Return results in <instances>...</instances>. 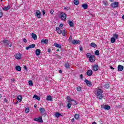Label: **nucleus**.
I'll use <instances>...</instances> for the list:
<instances>
[{
  "label": "nucleus",
  "mask_w": 124,
  "mask_h": 124,
  "mask_svg": "<svg viewBox=\"0 0 124 124\" xmlns=\"http://www.w3.org/2000/svg\"><path fill=\"white\" fill-rule=\"evenodd\" d=\"M95 93H96V96H97L99 99H102V98H103V95L102 94L103 91H102V90L98 88L95 91Z\"/></svg>",
  "instance_id": "nucleus-1"
},
{
  "label": "nucleus",
  "mask_w": 124,
  "mask_h": 124,
  "mask_svg": "<svg viewBox=\"0 0 124 124\" xmlns=\"http://www.w3.org/2000/svg\"><path fill=\"white\" fill-rule=\"evenodd\" d=\"M60 18L62 21H66V14L64 12H61L60 14Z\"/></svg>",
  "instance_id": "nucleus-2"
},
{
  "label": "nucleus",
  "mask_w": 124,
  "mask_h": 124,
  "mask_svg": "<svg viewBox=\"0 0 124 124\" xmlns=\"http://www.w3.org/2000/svg\"><path fill=\"white\" fill-rule=\"evenodd\" d=\"M112 8H117L119 6V2H113L110 4Z\"/></svg>",
  "instance_id": "nucleus-3"
},
{
  "label": "nucleus",
  "mask_w": 124,
  "mask_h": 124,
  "mask_svg": "<svg viewBox=\"0 0 124 124\" xmlns=\"http://www.w3.org/2000/svg\"><path fill=\"white\" fill-rule=\"evenodd\" d=\"M35 16L37 17V18L40 19V18H41V12H40V11L38 10H36V13H35Z\"/></svg>",
  "instance_id": "nucleus-4"
},
{
  "label": "nucleus",
  "mask_w": 124,
  "mask_h": 124,
  "mask_svg": "<svg viewBox=\"0 0 124 124\" xmlns=\"http://www.w3.org/2000/svg\"><path fill=\"white\" fill-rule=\"evenodd\" d=\"M35 122H39V123H43V120H42V117H40L34 119Z\"/></svg>",
  "instance_id": "nucleus-5"
},
{
  "label": "nucleus",
  "mask_w": 124,
  "mask_h": 124,
  "mask_svg": "<svg viewBox=\"0 0 124 124\" xmlns=\"http://www.w3.org/2000/svg\"><path fill=\"white\" fill-rule=\"evenodd\" d=\"M39 110L42 115H44L45 114V112H46L45 108H40Z\"/></svg>",
  "instance_id": "nucleus-6"
},
{
  "label": "nucleus",
  "mask_w": 124,
  "mask_h": 124,
  "mask_svg": "<svg viewBox=\"0 0 124 124\" xmlns=\"http://www.w3.org/2000/svg\"><path fill=\"white\" fill-rule=\"evenodd\" d=\"M81 43V42L79 40H73L72 42V44H74V45H76V44H80Z\"/></svg>",
  "instance_id": "nucleus-7"
},
{
  "label": "nucleus",
  "mask_w": 124,
  "mask_h": 124,
  "mask_svg": "<svg viewBox=\"0 0 124 124\" xmlns=\"http://www.w3.org/2000/svg\"><path fill=\"white\" fill-rule=\"evenodd\" d=\"M34 47H35V45H34V44H32L31 45H29L28 46L26 47V49L27 50H28L31 48H34Z\"/></svg>",
  "instance_id": "nucleus-8"
},
{
  "label": "nucleus",
  "mask_w": 124,
  "mask_h": 124,
  "mask_svg": "<svg viewBox=\"0 0 124 124\" xmlns=\"http://www.w3.org/2000/svg\"><path fill=\"white\" fill-rule=\"evenodd\" d=\"M15 58H16V60H21V59L22 58V55L20 53H16V54Z\"/></svg>",
  "instance_id": "nucleus-9"
},
{
  "label": "nucleus",
  "mask_w": 124,
  "mask_h": 124,
  "mask_svg": "<svg viewBox=\"0 0 124 124\" xmlns=\"http://www.w3.org/2000/svg\"><path fill=\"white\" fill-rule=\"evenodd\" d=\"M84 82L85 83H86L88 87H92V82L91 81H89L87 79H85Z\"/></svg>",
  "instance_id": "nucleus-10"
},
{
  "label": "nucleus",
  "mask_w": 124,
  "mask_h": 124,
  "mask_svg": "<svg viewBox=\"0 0 124 124\" xmlns=\"http://www.w3.org/2000/svg\"><path fill=\"white\" fill-rule=\"evenodd\" d=\"M89 61L91 62H94V61H95V57L93 55H92L90 58H89Z\"/></svg>",
  "instance_id": "nucleus-11"
},
{
  "label": "nucleus",
  "mask_w": 124,
  "mask_h": 124,
  "mask_svg": "<svg viewBox=\"0 0 124 124\" xmlns=\"http://www.w3.org/2000/svg\"><path fill=\"white\" fill-rule=\"evenodd\" d=\"M118 71H123L124 70V66L122 65H119L118 66Z\"/></svg>",
  "instance_id": "nucleus-12"
},
{
  "label": "nucleus",
  "mask_w": 124,
  "mask_h": 124,
  "mask_svg": "<svg viewBox=\"0 0 124 124\" xmlns=\"http://www.w3.org/2000/svg\"><path fill=\"white\" fill-rule=\"evenodd\" d=\"M87 75L88 76H92L93 75V71L92 70H89L87 71Z\"/></svg>",
  "instance_id": "nucleus-13"
},
{
  "label": "nucleus",
  "mask_w": 124,
  "mask_h": 124,
  "mask_svg": "<svg viewBox=\"0 0 124 124\" xmlns=\"http://www.w3.org/2000/svg\"><path fill=\"white\" fill-rule=\"evenodd\" d=\"M48 42V40L47 39H42L41 41V43H42V44H47Z\"/></svg>",
  "instance_id": "nucleus-14"
},
{
  "label": "nucleus",
  "mask_w": 124,
  "mask_h": 124,
  "mask_svg": "<svg viewBox=\"0 0 124 124\" xmlns=\"http://www.w3.org/2000/svg\"><path fill=\"white\" fill-rule=\"evenodd\" d=\"M93 71H97V70H98V65H95L93 66Z\"/></svg>",
  "instance_id": "nucleus-15"
},
{
  "label": "nucleus",
  "mask_w": 124,
  "mask_h": 124,
  "mask_svg": "<svg viewBox=\"0 0 124 124\" xmlns=\"http://www.w3.org/2000/svg\"><path fill=\"white\" fill-rule=\"evenodd\" d=\"M56 31L59 34H61V33H62V30L60 29V27H56Z\"/></svg>",
  "instance_id": "nucleus-16"
},
{
  "label": "nucleus",
  "mask_w": 124,
  "mask_h": 124,
  "mask_svg": "<svg viewBox=\"0 0 124 124\" xmlns=\"http://www.w3.org/2000/svg\"><path fill=\"white\" fill-rule=\"evenodd\" d=\"M41 53V51L39 49H37L35 50V54L36 56H39Z\"/></svg>",
  "instance_id": "nucleus-17"
},
{
  "label": "nucleus",
  "mask_w": 124,
  "mask_h": 124,
  "mask_svg": "<svg viewBox=\"0 0 124 124\" xmlns=\"http://www.w3.org/2000/svg\"><path fill=\"white\" fill-rule=\"evenodd\" d=\"M31 36L32 38H33V39H34V40H36V39H37V36H36V34L32 33Z\"/></svg>",
  "instance_id": "nucleus-18"
},
{
  "label": "nucleus",
  "mask_w": 124,
  "mask_h": 124,
  "mask_svg": "<svg viewBox=\"0 0 124 124\" xmlns=\"http://www.w3.org/2000/svg\"><path fill=\"white\" fill-rule=\"evenodd\" d=\"M90 46H91V47H93V48H97V45H96L94 43H91L90 44Z\"/></svg>",
  "instance_id": "nucleus-19"
},
{
  "label": "nucleus",
  "mask_w": 124,
  "mask_h": 124,
  "mask_svg": "<svg viewBox=\"0 0 124 124\" xmlns=\"http://www.w3.org/2000/svg\"><path fill=\"white\" fill-rule=\"evenodd\" d=\"M54 45V46H55V47H57V48H59L60 49L62 48V45L58 44L57 43H55Z\"/></svg>",
  "instance_id": "nucleus-20"
},
{
  "label": "nucleus",
  "mask_w": 124,
  "mask_h": 124,
  "mask_svg": "<svg viewBox=\"0 0 124 124\" xmlns=\"http://www.w3.org/2000/svg\"><path fill=\"white\" fill-rule=\"evenodd\" d=\"M62 116V114L60 113L59 112H56L55 114V117H56V118H60V117Z\"/></svg>",
  "instance_id": "nucleus-21"
},
{
  "label": "nucleus",
  "mask_w": 124,
  "mask_h": 124,
  "mask_svg": "<svg viewBox=\"0 0 124 124\" xmlns=\"http://www.w3.org/2000/svg\"><path fill=\"white\" fill-rule=\"evenodd\" d=\"M71 104H73V105H77L78 103L75 100L72 99V100L70 102Z\"/></svg>",
  "instance_id": "nucleus-22"
},
{
  "label": "nucleus",
  "mask_w": 124,
  "mask_h": 124,
  "mask_svg": "<svg viewBox=\"0 0 124 124\" xmlns=\"http://www.w3.org/2000/svg\"><path fill=\"white\" fill-rule=\"evenodd\" d=\"M3 10L4 11H7V10L10 9V6L8 5L5 7L2 8Z\"/></svg>",
  "instance_id": "nucleus-23"
},
{
  "label": "nucleus",
  "mask_w": 124,
  "mask_h": 124,
  "mask_svg": "<svg viewBox=\"0 0 124 124\" xmlns=\"http://www.w3.org/2000/svg\"><path fill=\"white\" fill-rule=\"evenodd\" d=\"M17 99L19 101V102H21V101H22V99H23V97H22V95H19L17 96Z\"/></svg>",
  "instance_id": "nucleus-24"
},
{
  "label": "nucleus",
  "mask_w": 124,
  "mask_h": 124,
  "mask_svg": "<svg viewBox=\"0 0 124 124\" xmlns=\"http://www.w3.org/2000/svg\"><path fill=\"white\" fill-rule=\"evenodd\" d=\"M68 23L70 27H74V23H73V22H72V21L69 20Z\"/></svg>",
  "instance_id": "nucleus-25"
},
{
  "label": "nucleus",
  "mask_w": 124,
  "mask_h": 124,
  "mask_svg": "<svg viewBox=\"0 0 124 124\" xmlns=\"http://www.w3.org/2000/svg\"><path fill=\"white\" fill-rule=\"evenodd\" d=\"M46 100L47 101H52L53 100V98H52L51 96H47Z\"/></svg>",
  "instance_id": "nucleus-26"
},
{
  "label": "nucleus",
  "mask_w": 124,
  "mask_h": 124,
  "mask_svg": "<svg viewBox=\"0 0 124 124\" xmlns=\"http://www.w3.org/2000/svg\"><path fill=\"white\" fill-rule=\"evenodd\" d=\"M81 7H82L83 9H87L88 5L87 4H83L81 5Z\"/></svg>",
  "instance_id": "nucleus-27"
},
{
  "label": "nucleus",
  "mask_w": 124,
  "mask_h": 124,
  "mask_svg": "<svg viewBox=\"0 0 124 124\" xmlns=\"http://www.w3.org/2000/svg\"><path fill=\"white\" fill-rule=\"evenodd\" d=\"M33 98H35V99H37V100H40V97L36 94L34 95Z\"/></svg>",
  "instance_id": "nucleus-28"
},
{
  "label": "nucleus",
  "mask_w": 124,
  "mask_h": 124,
  "mask_svg": "<svg viewBox=\"0 0 124 124\" xmlns=\"http://www.w3.org/2000/svg\"><path fill=\"white\" fill-rule=\"evenodd\" d=\"M67 108L68 109H70V108H71V103H70V102H68Z\"/></svg>",
  "instance_id": "nucleus-29"
},
{
  "label": "nucleus",
  "mask_w": 124,
  "mask_h": 124,
  "mask_svg": "<svg viewBox=\"0 0 124 124\" xmlns=\"http://www.w3.org/2000/svg\"><path fill=\"white\" fill-rule=\"evenodd\" d=\"M16 70H17V71H21V67L20 66H16Z\"/></svg>",
  "instance_id": "nucleus-30"
},
{
  "label": "nucleus",
  "mask_w": 124,
  "mask_h": 124,
  "mask_svg": "<svg viewBox=\"0 0 124 124\" xmlns=\"http://www.w3.org/2000/svg\"><path fill=\"white\" fill-rule=\"evenodd\" d=\"M74 3L75 5H78L79 4V0H74Z\"/></svg>",
  "instance_id": "nucleus-31"
},
{
  "label": "nucleus",
  "mask_w": 124,
  "mask_h": 124,
  "mask_svg": "<svg viewBox=\"0 0 124 124\" xmlns=\"http://www.w3.org/2000/svg\"><path fill=\"white\" fill-rule=\"evenodd\" d=\"M110 42L111 43H115V42H116V39H115L113 37H112L110 39Z\"/></svg>",
  "instance_id": "nucleus-32"
},
{
  "label": "nucleus",
  "mask_w": 124,
  "mask_h": 124,
  "mask_svg": "<svg viewBox=\"0 0 124 124\" xmlns=\"http://www.w3.org/2000/svg\"><path fill=\"white\" fill-rule=\"evenodd\" d=\"M110 106L107 105H106L105 107V110H109Z\"/></svg>",
  "instance_id": "nucleus-33"
},
{
  "label": "nucleus",
  "mask_w": 124,
  "mask_h": 124,
  "mask_svg": "<svg viewBox=\"0 0 124 124\" xmlns=\"http://www.w3.org/2000/svg\"><path fill=\"white\" fill-rule=\"evenodd\" d=\"M75 118L76 119V120H78L79 119V114H76L74 115Z\"/></svg>",
  "instance_id": "nucleus-34"
},
{
  "label": "nucleus",
  "mask_w": 124,
  "mask_h": 124,
  "mask_svg": "<svg viewBox=\"0 0 124 124\" xmlns=\"http://www.w3.org/2000/svg\"><path fill=\"white\" fill-rule=\"evenodd\" d=\"M65 67H66V68H69V67H70V65L69 64V63H66L65 64Z\"/></svg>",
  "instance_id": "nucleus-35"
},
{
  "label": "nucleus",
  "mask_w": 124,
  "mask_h": 124,
  "mask_svg": "<svg viewBox=\"0 0 124 124\" xmlns=\"http://www.w3.org/2000/svg\"><path fill=\"white\" fill-rule=\"evenodd\" d=\"M118 37L117 34L115 33L113 34V38H115V39H118Z\"/></svg>",
  "instance_id": "nucleus-36"
},
{
  "label": "nucleus",
  "mask_w": 124,
  "mask_h": 124,
  "mask_svg": "<svg viewBox=\"0 0 124 124\" xmlns=\"http://www.w3.org/2000/svg\"><path fill=\"white\" fill-rule=\"evenodd\" d=\"M93 55H92V54L90 53H87L86 54V57L87 58H89V59L90 58V57H91Z\"/></svg>",
  "instance_id": "nucleus-37"
},
{
  "label": "nucleus",
  "mask_w": 124,
  "mask_h": 124,
  "mask_svg": "<svg viewBox=\"0 0 124 124\" xmlns=\"http://www.w3.org/2000/svg\"><path fill=\"white\" fill-rule=\"evenodd\" d=\"M9 41L7 40L4 39L3 40V44H7Z\"/></svg>",
  "instance_id": "nucleus-38"
},
{
  "label": "nucleus",
  "mask_w": 124,
  "mask_h": 124,
  "mask_svg": "<svg viewBox=\"0 0 124 124\" xmlns=\"http://www.w3.org/2000/svg\"><path fill=\"white\" fill-rule=\"evenodd\" d=\"M109 87H110V85H109V84H106L104 85V88L105 89H108Z\"/></svg>",
  "instance_id": "nucleus-39"
},
{
  "label": "nucleus",
  "mask_w": 124,
  "mask_h": 124,
  "mask_svg": "<svg viewBox=\"0 0 124 124\" xmlns=\"http://www.w3.org/2000/svg\"><path fill=\"white\" fill-rule=\"evenodd\" d=\"M82 90V88L81 87L78 86L77 88V91L78 92H81V90Z\"/></svg>",
  "instance_id": "nucleus-40"
},
{
  "label": "nucleus",
  "mask_w": 124,
  "mask_h": 124,
  "mask_svg": "<svg viewBox=\"0 0 124 124\" xmlns=\"http://www.w3.org/2000/svg\"><path fill=\"white\" fill-rule=\"evenodd\" d=\"M103 4L105 5V6H108V2L106 1H103Z\"/></svg>",
  "instance_id": "nucleus-41"
},
{
  "label": "nucleus",
  "mask_w": 124,
  "mask_h": 124,
  "mask_svg": "<svg viewBox=\"0 0 124 124\" xmlns=\"http://www.w3.org/2000/svg\"><path fill=\"white\" fill-rule=\"evenodd\" d=\"M68 41L71 43H72V36H70Z\"/></svg>",
  "instance_id": "nucleus-42"
},
{
  "label": "nucleus",
  "mask_w": 124,
  "mask_h": 124,
  "mask_svg": "<svg viewBox=\"0 0 124 124\" xmlns=\"http://www.w3.org/2000/svg\"><path fill=\"white\" fill-rule=\"evenodd\" d=\"M67 100H68V102H71L72 99L70 98V97H69V96H68L67 97Z\"/></svg>",
  "instance_id": "nucleus-43"
},
{
  "label": "nucleus",
  "mask_w": 124,
  "mask_h": 124,
  "mask_svg": "<svg viewBox=\"0 0 124 124\" xmlns=\"http://www.w3.org/2000/svg\"><path fill=\"white\" fill-rule=\"evenodd\" d=\"M25 113H28L29 112H30V108H28L25 109Z\"/></svg>",
  "instance_id": "nucleus-44"
},
{
  "label": "nucleus",
  "mask_w": 124,
  "mask_h": 124,
  "mask_svg": "<svg viewBox=\"0 0 124 124\" xmlns=\"http://www.w3.org/2000/svg\"><path fill=\"white\" fill-rule=\"evenodd\" d=\"M7 44L8 45V47H11V46H12V44L11 42H8Z\"/></svg>",
  "instance_id": "nucleus-45"
},
{
  "label": "nucleus",
  "mask_w": 124,
  "mask_h": 124,
  "mask_svg": "<svg viewBox=\"0 0 124 124\" xmlns=\"http://www.w3.org/2000/svg\"><path fill=\"white\" fill-rule=\"evenodd\" d=\"M64 10H66V11H67V10H69L70 9V7H65L64 8Z\"/></svg>",
  "instance_id": "nucleus-46"
},
{
  "label": "nucleus",
  "mask_w": 124,
  "mask_h": 124,
  "mask_svg": "<svg viewBox=\"0 0 124 124\" xmlns=\"http://www.w3.org/2000/svg\"><path fill=\"white\" fill-rule=\"evenodd\" d=\"M29 84L30 86H32V85H33V83H32V81L30 80V81H29Z\"/></svg>",
  "instance_id": "nucleus-47"
},
{
  "label": "nucleus",
  "mask_w": 124,
  "mask_h": 124,
  "mask_svg": "<svg viewBox=\"0 0 124 124\" xmlns=\"http://www.w3.org/2000/svg\"><path fill=\"white\" fill-rule=\"evenodd\" d=\"M95 54L96 55V56H98L99 55V51L98 50H96L95 52Z\"/></svg>",
  "instance_id": "nucleus-48"
},
{
  "label": "nucleus",
  "mask_w": 124,
  "mask_h": 124,
  "mask_svg": "<svg viewBox=\"0 0 124 124\" xmlns=\"http://www.w3.org/2000/svg\"><path fill=\"white\" fill-rule=\"evenodd\" d=\"M3 15V14L2 13L1 10H0V18H1V17H2Z\"/></svg>",
  "instance_id": "nucleus-49"
},
{
  "label": "nucleus",
  "mask_w": 124,
  "mask_h": 124,
  "mask_svg": "<svg viewBox=\"0 0 124 124\" xmlns=\"http://www.w3.org/2000/svg\"><path fill=\"white\" fill-rule=\"evenodd\" d=\"M105 106H106V105H102L101 106V108H102V109H105Z\"/></svg>",
  "instance_id": "nucleus-50"
},
{
  "label": "nucleus",
  "mask_w": 124,
  "mask_h": 124,
  "mask_svg": "<svg viewBox=\"0 0 124 124\" xmlns=\"http://www.w3.org/2000/svg\"><path fill=\"white\" fill-rule=\"evenodd\" d=\"M62 35L63 36H65V30H63L62 31Z\"/></svg>",
  "instance_id": "nucleus-51"
},
{
  "label": "nucleus",
  "mask_w": 124,
  "mask_h": 124,
  "mask_svg": "<svg viewBox=\"0 0 124 124\" xmlns=\"http://www.w3.org/2000/svg\"><path fill=\"white\" fill-rule=\"evenodd\" d=\"M42 13H43V16H45V10H43L42 11Z\"/></svg>",
  "instance_id": "nucleus-52"
},
{
  "label": "nucleus",
  "mask_w": 124,
  "mask_h": 124,
  "mask_svg": "<svg viewBox=\"0 0 124 124\" xmlns=\"http://www.w3.org/2000/svg\"><path fill=\"white\" fill-rule=\"evenodd\" d=\"M53 13H54V10L51 9L50 10V14H53Z\"/></svg>",
  "instance_id": "nucleus-53"
},
{
  "label": "nucleus",
  "mask_w": 124,
  "mask_h": 124,
  "mask_svg": "<svg viewBox=\"0 0 124 124\" xmlns=\"http://www.w3.org/2000/svg\"><path fill=\"white\" fill-rule=\"evenodd\" d=\"M79 49L80 51H83V47L82 46H79Z\"/></svg>",
  "instance_id": "nucleus-54"
},
{
  "label": "nucleus",
  "mask_w": 124,
  "mask_h": 124,
  "mask_svg": "<svg viewBox=\"0 0 124 124\" xmlns=\"http://www.w3.org/2000/svg\"><path fill=\"white\" fill-rule=\"evenodd\" d=\"M60 28H62V27H63V24H61L59 26Z\"/></svg>",
  "instance_id": "nucleus-55"
},
{
  "label": "nucleus",
  "mask_w": 124,
  "mask_h": 124,
  "mask_svg": "<svg viewBox=\"0 0 124 124\" xmlns=\"http://www.w3.org/2000/svg\"><path fill=\"white\" fill-rule=\"evenodd\" d=\"M4 101H5V102H6V103H7V102H8V101L6 100V98L4 99Z\"/></svg>",
  "instance_id": "nucleus-56"
},
{
  "label": "nucleus",
  "mask_w": 124,
  "mask_h": 124,
  "mask_svg": "<svg viewBox=\"0 0 124 124\" xmlns=\"http://www.w3.org/2000/svg\"><path fill=\"white\" fill-rule=\"evenodd\" d=\"M23 42H27V39H26V38H24L23 39Z\"/></svg>",
  "instance_id": "nucleus-57"
},
{
  "label": "nucleus",
  "mask_w": 124,
  "mask_h": 124,
  "mask_svg": "<svg viewBox=\"0 0 124 124\" xmlns=\"http://www.w3.org/2000/svg\"><path fill=\"white\" fill-rule=\"evenodd\" d=\"M47 52H48V53H51V49H48Z\"/></svg>",
  "instance_id": "nucleus-58"
},
{
  "label": "nucleus",
  "mask_w": 124,
  "mask_h": 124,
  "mask_svg": "<svg viewBox=\"0 0 124 124\" xmlns=\"http://www.w3.org/2000/svg\"><path fill=\"white\" fill-rule=\"evenodd\" d=\"M11 81H12V82H15V78H12L11 79Z\"/></svg>",
  "instance_id": "nucleus-59"
},
{
  "label": "nucleus",
  "mask_w": 124,
  "mask_h": 124,
  "mask_svg": "<svg viewBox=\"0 0 124 124\" xmlns=\"http://www.w3.org/2000/svg\"><path fill=\"white\" fill-rule=\"evenodd\" d=\"M72 122L73 123V122H75V120L74 119V118H73L72 119Z\"/></svg>",
  "instance_id": "nucleus-60"
},
{
  "label": "nucleus",
  "mask_w": 124,
  "mask_h": 124,
  "mask_svg": "<svg viewBox=\"0 0 124 124\" xmlns=\"http://www.w3.org/2000/svg\"><path fill=\"white\" fill-rule=\"evenodd\" d=\"M62 73V70H60L59 73Z\"/></svg>",
  "instance_id": "nucleus-61"
},
{
  "label": "nucleus",
  "mask_w": 124,
  "mask_h": 124,
  "mask_svg": "<svg viewBox=\"0 0 124 124\" xmlns=\"http://www.w3.org/2000/svg\"><path fill=\"white\" fill-rule=\"evenodd\" d=\"M18 103H19V102L17 101L15 103V104L17 105V104H18Z\"/></svg>",
  "instance_id": "nucleus-62"
},
{
  "label": "nucleus",
  "mask_w": 124,
  "mask_h": 124,
  "mask_svg": "<svg viewBox=\"0 0 124 124\" xmlns=\"http://www.w3.org/2000/svg\"><path fill=\"white\" fill-rule=\"evenodd\" d=\"M110 2H113L114 0H109Z\"/></svg>",
  "instance_id": "nucleus-63"
},
{
  "label": "nucleus",
  "mask_w": 124,
  "mask_h": 124,
  "mask_svg": "<svg viewBox=\"0 0 124 124\" xmlns=\"http://www.w3.org/2000/svg\"><path fill=\"white\" fill-rule=\"evenodd\" d=\"M92 124H96V123H95V122H93V123H92Z\"/></svg>",
  "instance_id": "nucleus-64"
}]
</instances>
